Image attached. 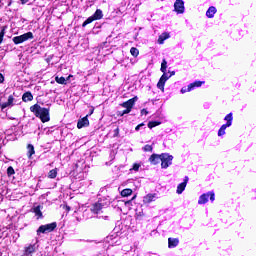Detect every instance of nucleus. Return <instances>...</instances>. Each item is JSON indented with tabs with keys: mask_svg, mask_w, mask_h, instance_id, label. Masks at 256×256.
<instances>
[{
	"mask_svg": "<svg viewBox=\"0 0 256 256\" xmlns=\"http://www.w3.org/2000/svg\"><path fill=\"white\" fill-rule=\"evenodd\" d=\"M203 83H204L203 81H194V83L189 84L187 88L189 91H191V90H194V88L201 87Z\"/></svg>",
	"mask_w": 256,
	"mask_h": 256,
	"instance_id": "20",
	"label": "nucleus"
},
{
	"mask_svg": "<svg viewBox=\"0 0 256 256\" xmlns=\"http://www.w3.org/2000/svg\"><path fill=\"white\" fill-rule=\"evenodd\" d=\"M33 100V95H31V92H26L22 94V102H29Z\"/></svg>",
	"mask_w": 256,
	"mask_h": 256,
	"instance_id": "21",
	"label": "nucleus"
},
{
	"mask_svg": "<svg viewBox=\"0 0 256 256\" xmlns=\"http://www.w3.org/2000/svg\"><path fill=\"white\" fill-rule=\"evenodd\" d=\"M84 127H88V118L87 117H84L77 121V129H81Z\"/></svg>",
	"mask_w": 256,
	"mask_h": 256,
	"instance_id": "16",
	"label": "nucleus"
},
{
	"mask_svg": "<svg viewBox=\"0 0 256 256\" xmlns=\"http://www.w3.org/2000/svg\"><path fill=\"white\" fill-rule=\"evenodd\" d=\"M190 91L191 90H189V89H182V90H180V93L185 94V93L190 92Z\"/></svg>",
	"mask_w": 256,
	"mask_h": 256,
	"instance_id": "37",
	"label": "nucleus"
},
{
	"mask_svg": "<svg viewBox=\"0 0 256 256\" xmlns=\"http://www.w3.org/2000/svg\"><path fill=\"white\" fill-rule=\"evenodd\" d=\"M207 199H210V201H214V193H205L202 194L200 198H198V205H205L207 203Z\"/></svg>",
	"mask_w": 256,
	"mask_h": 256,
	"instance_id": "9",
	"label": "nucleus"
},
{
	"mask_svg": "<svg viewBox=\"0 0 256 256\" xmlns=\"http://www.w3.org/2000/svg\"><path fill=\"white\" fill-rule=\"evenodd\" d=\"M54 81L58 84H61V85H65V82L67 81V79L63 78V77H58L56 76L54 78Z\"/></svg>",
	"mask_w": 256,
	"mask_h": 256,
	"instance_id": "27",
	"label": "nucleus"
},
{
	"mask_svg": "<svg viewBox=\"0 0 256 256\" xmlns=\"http://www.w3.org/2000/svg\"><path fill=\"white\" fill-rule=\"evenodd\" d=\"M132 195V189H123V191H120V196L122 197H128Z\"/></svg>",
	"mask_w": 256,
	"mask_h": 256,
	"instance_id": "24",
	"label": "nucleus"
},
{
	"mask_svg": "<svg viewBox=\"0 0 256 256\" xmlns=\"http://www.w3.org/2000/svg\"><path fill=\"white\" fill-rule=\"evenodd\" d=\"M141 127H143V123L136 125V127L134 128V131H139V129H141Z\"/></svg>",
	"mask_w": 256,
	"mask_h": 256,
	"instance_id": "35",
	"label": "nucleus"
},
{
	"mask_svg": "<svg viewBox=\"0 0 256 256\" xmlns=\"http://www.w3.org/2000/svg\"><path fill=\"white\" fill-rule=\"evenodd\" d=\"M173 156L164 153L162 154V161H159V163H162V169L169 168L172 164Z\"/></svg>",
	"mask_w": 256,
	"mask_h": 256,
	"instance_id": "7",
	"label": "nucleus"
},
{
	"mask_svg": "<svg viewBox=\"0 0 256 256\" xmlns=\"http://www.w3.org/2000/svg\"><path fill=\"white\" fill-rule=\"evenodd\" d=\"M159 71H162V77H159V81L157 82V89L164 91V84L166 83L167 80H169V78H171V76H167L166 75V60H162V67L159 68Z\"/></svg>",
	"mask_w": 256,
	"mask_h": 256,
	"instance_id": "2",
	"label": "nucleus"
},
{
	"mask_svg": "<svg viewBox=\"0 0 256 256\" xmlns=\"http://www.w3.org/2000/svg\"><path fill=\"white\" fill-rule=\"evenodd\" d=\"M129 112H132V109H125L121 112H118V116L123 117L124 115L129 114Z\"/></svg>",
	"mask_w": 256,
	"mask_h": 256,
	"instance_id": "30",
	"label": "nucleus"
},
{
	"mask_svg": "<svg viewBox=\"0 0 256 256\" xmlns=\"http://www.w3.org/2000/svg\"><path fill=\"white\" fill-rule=\"evenodd\" d=\"M224 121H226V124L221 125L219 128V131L217 132V135L219 137L226 134V129L230 127V125H233V113H228L226 117H224Z\"/></svg>",
	"mask_w": 256,
	"mask_h": 256,
	"instance_id": "3",
	"label": "nucleus"
},
{
	"mask_svg": "<svg viewBox=\"0 0 256 256\" xmlns=\"http://www.w3.org/2000/svg\"><path fill=\"white\" fill-rule=\"evenodd\" d=\"M54 229H56V222H52L50 224H45L43 226H39L38 230H36V234L37 235L47 234V233L53 232Z\"/></svg>",
	"mask_w": 256,
	"mask_h": 256,
	"instance_id": "5",
	"label": "nucleus"
},
{
	"mask_svg": "<svg viewBox=\"0 0 256 256\" xmlns=\"http://www.w3.org/2000/svg\"><path fill=\"white\" fill-rule=\"evenodd\" d=\"M148 161L150 162L151 165H157V164H159V162L162 161V154L150 155V158H148Z\"/></svg>",
	"mask_w": 256,
	"mask_h": 256,
	"instance_id": "12",
	"label": "nucleus"
},
{
	"mask_svg": "<svg viewBox=\"0 0 256 256\" xmlns=\"http://www.w3.org/2000/svg\"><path fill=\"white\" fill-rule=\"evenodd\" d=\"M169 37H170L169 33L164 32V33H162V35H159V38L157 39V43L159 45H162V44H164V41L169 39Z\"/></svg>",
	"mask_w": 256,
	"mask_h": 256,
	"instance_id": "17",
	"label": "nucleus"
},
{
	"mask_svg": "<svg viewBox=\"0 0 256 256\" xmlns=\"http://www.w3.org/2000/svg\"><path fill=\"white\" fill-rule=\"evenodd\" d=\"M139 168H140V165H139V164H134V165L132 166V170H134V171H139Z\"/></svg>",
	"mask_w": 256,
	"mask_h": 256,
	"instance_id": "34",
	"label": "nucleus"
},
{
	"mask_svg": "<svg viewBox=\"0 0 256 256\" xmlns=\"http://www.w3.org/2000/svg\"><path fill=\"white\" fill-rule=\"evenodd\" d=\"M160 124H162V122L150 121V122H148V129L155 128V127L159 126Z\"/></svg>",
	"mask_w": 256,
	"mask_h": 256,
	"instance_id": "25",
	"label": "nucleus"
},
{
	"mask_svg": "<svg viewBox=\"0 0 256 256\" xmlns=\"http://www.w3.org/2000/svg\"><path fill=\"white\" fill-rule=\"evenodd\" d=\"M141 115H148V110L141 109Z\"/></svg>",
	"mask_w": 256,
	"mask_h": 256,
	"instance_id": "36",
	"label": "nucleus"
},
{
	"mask_svg": "<svg viewBox=\"0 0 256 256\" xmlns=\"http://www.w3.org/2000/svg\"><path fill=\"white\" fill-rule=\"evenodd\" d=\"M217 13V8H214L213 6H211L210 8H208V11L205 12V16L208 18H213L214 14Z\"/></svg>",
	"mask_w": 256,
	"mask_h": 256,
	"instance_id": "19",
	"label": "nucleus"
},
{
	"mask_svg": "<svg viewBox=\"0 0 256 256\" xmlns=\"http://www.w3.org/2000/svg\"><path fill=\"white\" fill-rule=\"evenodd\" d=\"M178 239L175 238H169V248H175L178 246Z\"/></svg>",
	"mask_w": 256,
	"mask_h": 256,
	"instance_id": "22",
	"label": "nucleus"
},
{
	"mask_svg": "<svg viewBox=\"0 0 256 256\" xmlns=\"http://www.w3.org/2000/svg\"><path fill=\"white\" fill-rule=\"evenodd\" d=\"M4 35H5V29H2V32H0V45H1V42L4 41Z\"/></svg>",
	"mask_w": 256,
	"mask_h": 256,
	"instance_id": "33",
	"label": "nucleus"
},
{
	"mask_svg": "<svg viewBox=\"0 0 256 256\" xmlns=\"http://www.w3.org/2000/svg\"><path fill=\"white\" fill-rule=\"evenodd\" d=\"M36 245L31 244L27 247H24V256H31L33 253H36Z\"/></svg>",
	"mask_w": 256,
	"mask_h": 256,
	"instance_id": "13",
	"label": "nucleus"
},
{
	"mask_svg": "<svg viewBox=\"0 0 256 256\" xmlns=\"http://www.w3.org/2000/svg\"><path fill=\"white\" fill-rule=\"evenodd\" d=\"M31 39H33V33L27 32V33H24L20 36L13 37V44L20 45L24 42H27V41L31 40Z\"/></svg>",
	"mask_w": 256,
	"mask_h": 256,
	"instance_id": "4",
	"label": "nucleus"
},
{
	"mask_svg": "<svg viewBox=\"0 0 256 256\" xmlns=\"http://www.w3.org/2000/svg\"><path fill=\"white\" fill-rule=\"evenodd\" d=\"M101 210H102L101 203H95V204H93V207L91 208V212H93V214H95V215L100 214Z\"/></svg>",
	"mask_w": 256,
	"mask_h": 256,
	"instance_id": "18",
	"label": "nucleus"
},
{
	"mask_svg": "<svg viewBox=\"0 0 256 256\" xmlns=\"http://www.w3.org/2000/svg\"><path fill=\"white\" fill-rule=\"evenodd\" d=\"M118 134H119V129L116 128V130H114V137H118Z\"/></svg>",
	"mask_w": 256,
	"mask_h": 256,
	"instance_id": "38",
	"label": "nucleus"
},
{
	"mask_svg": "<svg viewBox=\"0 0 256 256\" xmlns=\"http://www.w3.org/2000/svg\"><path fill=\"white\" fill-rule=\"evenodd\" d=\"M157 200V194L150 193L146 194V196H143V204L148 205L150 203H153Z\"/></svg>",
	"mask_w": 256,
	"mask_h": 256,
	"instance_id": "11",
	"label": "nucleus"
},
{
	"mask_svg": "<svg viewBox=\"0 0 256 256\" xmlns=\"http://www.w3.org/2000/svg\"><path fill=\"white\" fill-rule=\"evenodd\" d=\"M171 76L175 75V72L174 71H171L170 72Z\"/></svg>",
	"mask_w": 256,
	"mask_h": 256,
	"instance_id": "41",
	"label": "nucleus"
},
{
	"mask_svg": "<svg viewBox=\"0 0 256 256\" xmlns=\"http://www.w3.org/2000/svg\"><path fill=\"white\" fill-rule=\"evenodd\" d=\"M130 54L132 55V57L139 56V50L132 47V48H130Z\"/></svg>",
	"mask_w": 256,
	"mask_h": 256,
	"instance_id": "29",
	"label": "nucleus"
},
{
	"mask_svg": "<svg viewBox=\"0 0 256 256\" xmlns=\"http://www.w3.org/2000/svg\"><path fill=\"white\" fill-rule=\"evenodd\" d=\"M189 181L188 177H185L184 181L182 183L178 184V189L176 190L177 194H182V192L185 191V188L187 187V182Z\"/></svg>",
	"mask_w": 256,
	"mask_h": 256,
	"instance_id": "14",
	"label": "nucleus"
},
{
	"mask_svg": "<svg viewBox=\"0 0 256 256\" xmlns=\"http://www.w3.org/2000/svg\"><path fill=\"white\" fill-rule=\"evenodd\" d=\"M6 174H7L8 176H13V175L15 174V170L13 169V167H8V168L6 169Z\"/></svg>",
	"mask_w": 256,
	"mask_h": 256,
	"instance_id": "31",
	"label": "nucleus"
},
{
	"mask_svg": "<svg viewBox=\"0 0 256 256\" xmlns=\"http://www.w3.org/2000/svg\"><path fill=\"white\" fill-rule=\"evenodd\" d=\"M143 152H152V146L150 145L143 146Z\"/></svg>",
	"mask_w": 256,
	"mask_h": 256,
	"instance_id": "32",
	"label": "nucleus"
},
{
	"mask_svg": "<svg viewBox=\"0 0 256 256\" xmlns=\"http://www.w3.org/2000/svg\"><path fill=\"white\" fill-rule=\"evenodd\" d=\"M20 2L22 3V5H24V4H27L29 0H20Z\"/></svg>",
	"mask_w": 256,
	"mask_h": 256,
	"instance_id": "40",
	"label": "nucleus"
},
{
	"mask_svg": "<svg viewBox=\"0 0 256 256\" xmlns=\"http://www.w3.org/2000/svg\"><path fill=\"white\" fill-rule=\"evenodd\" d=\"M34 214H36V217H38V219L43 218V212H40V207L39 206L34 208Z\"/></svg>",
	"mask_w": 256,
	"mask_h": 256,
	"instance_id": "28",
	"label": "nucleus"
},
{
	"mask_svg": "<svg viewBox=\"0 0 256 256\" xmlns=\"http://www.w3.org/2000/svg\"><path fill=\"white\" fill-rule=\"evenodd\" d=\"M136 96H134V98L127 100L123 103H120V107L125 108V110H132V108L134 107V103H136Z\"/></svg>",
	"mask_w": 256,
	"mask_h": 256,
	"instance_id": "10",
	"label": "nucleus"
},
{
	"mask_svg": "<svg viewBox=\"0 0 256 256\" xmlns=\"http://www.w3.org/2000/svg\"><path fill=\"white\" fill-rule=\"evenodd\" d=\"M103 218H104V220H107V216H104Z\"/></svg>",
	"mask_w": 256,
	"mask_h": 256,
	"instance_id": "42",
	"label": "nucleus"
},
{
	"mask_svg": "<svg viewBox=\"0 0 256 256\" xmlns=\"http://www.w3.org/2000/svg\"><path fill=\"white\" fill-rule=\"evenodd\" d=\"M13 95L8 96V100L4 103H2V105H0V107H2V110L6 109L7 107H12L13 106Z\"/></svg>",
	"mask_w": 256,
	"mask_h": 256,
	"instance_id": "15",
	"label": "nucleus"
},
{
	"mask_svg": "<svg viewBox=\"0 0 256 256\" xmlns=\"http://www.w3.org/2000/svg\"><path fill=\"white\" fill-rule=\"evenodd\" d=\"M56 174H57L56 168L52 169V170H50V172L47 173V178L55 179L56 178Z\"/></svg>",
	"mask_w": 256,
	"mask_h": 256,
	"instance_id": "26",
	"label": "nucleus"
},
{
	"mask_svg": "<svg viewBox=\"0 0 256 256\" xmlns=\"http://www.w3.org/2000/svg\"><path fill=\"white\" fill-rule=\"evenodd\" d=\"M100 19H102V10L100 9L95 10V13H93V16L86 18L84 23H82V27L84 28L86 27V25L93 23V21H97Z\"/></svg>",
	"mask_w": 256,
	"mask_h": 256,
	"instance_id": "6",
	"label": "nucleus"
},
{
	"mask_svg": "<svg viewBox=\"0 0 256 256\" xmlns=\"http://www.w3.org/2000/svg\"><path fill=\"white\" fill-rule=\"evenodd\" d=\"M36 153L35 150H33V145L29 144L27 145V156L31 158Z\"/></svg>",
	"mask_w": 256,
	"mask_h": 256,
	"instance_id": "23",
	"label": "nucleus"
},
{
	"mask_svg": "<svg viewBox=\"0 0 256 256\" xmlns=\"http://www.w3.org/2000/svg\"><path fill=\"white\" fill-rule=\"evenodd\" d=\"M31 113H34L36 118L40 119V122L47 123L49 122V109L40 107V105L36 104L29 108Z\"/></svg>",
	"mask_w": 256,
	"mask_h": 256,
	"instance_id": "1",
	"label": "nucleus"
},
{
	"mask_svg": "<svg viewBox=\"0 0 256 256\" xmlns=\"http://www.w3.org/2000/svg\"><path fill=\"white\" fill-rule=\"evenodd\" d=\"M1 83H4V75H1V74H0V84H1Z\"/></svg>",
	"mask_w": 256,
	"mask_h": 256,
	"instance_id": "39",
	"label": "nucleus"
},
{
	"mask_svg": "<svg viewBox=\"0 0 256 256\" xmlns=\"http://www.w3.org/2000/svg\"><path fill=\"white\" fill-rule=\"evenodd\" d=\"M173 9L178 15L185 13V2L176 0V3H173Z\"/></svg>",
	"mask_w": 256,
	"mask_h": 256,
	"instance_id": "8",
	"label": "nucleus"
}]
</instances>
